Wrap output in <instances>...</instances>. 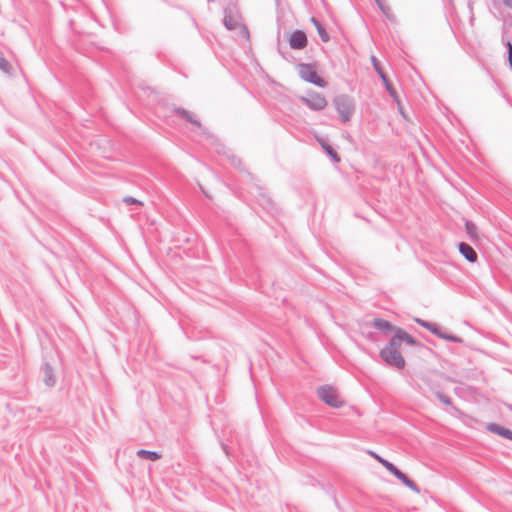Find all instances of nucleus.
Returning <instances> with one entry per match:
<instances>
[{
  "label": "nucleus",
  "instance_id": "17",
  "mask_svg": "<svg viewBox=\"0 0 512 512\" xmlns=\"http://www.w3.org/2000/svg\"><path fill=\"white\" fill-rule=\"evenodd\" d=\"M321 147L325 150V152L333 159L335 162H339L340 158L336 151L324 140L319 139L318 140Z\"/></svg>",
  "mask_w": 512,
  "mask_h": 512
},
{
  "label": "nucleus",
  "instance_id": "2",
  "mask_svg": "<svg viewBox=\"0 0 512 512\" xmlns=\"http://www.w3.org/2000/svg\"><path fill=\"white\" fill-rule=\"evenodd\" d=\"M333 102L341 120L348 122L355 111L354 101L347 95H338Z\"/></svg>",
  "mask_w": 512,
  "mask_h": 512
},
{
  "label": "nucleus",
  "instance_id": "25",
  "mask_svg": "<svg viewBox=\"0 0 512 512\" xmlns=\"http://www.w3.org/2000/svg\"><path fill=\"white\" fill-rule=\"evenodd\" d=\"M368 453L374 457L379 463H381L386 469H387V465H390L392 464V462L382 458L381 456H379L377 453L373 452V451H368Z\"/></svg>",
  "mask_w": 512,
  "mask_h": 512
},
{
  "label": "nucleus",
  "instance_id": "30",
  "mask_svg": "<svg viewBox=\"0 0 512 512\" xmlns=\"http://www.w3.org/2000/svg\"><path fill=\"white\" fill-rule=\"evenodd\" d=\"M507 49H508V60H511L512 58V44L510 41L507 42Z\"/></svg>",
  "mask_w": 512,
  "mask_h": 512
},
{
  "label": "nucleus",
  "instance_id": "16",
  "mask_svg": "<svg viewBox=\"0 0 512 512\" xmlns=\"http://www.w3.org/2000/svg\"><path fill=\"white\" fill-rule=\"evenodd\" d=\"M137 455L142 459H146V460H150V461H156L161 458V454H159L158 452L145 450V449L138 450Z\"/></svg>",
  "mask_w": 512,
  "mask_h": 512
},
{
  "label": "nucleus",
  "instance_id": "14",
  "mask_svg": "<svg viewBox=\"0 0 512 512\" xmlns=\"http://www.w3.org/2000/svg\"><path fill=\"white\" fill-rule=\"evenodd\" d=\"M399 481H401L406 487L411 489L415 493H420L419 487L414 483L405 473L402 471L397 474L396 477Z\"/></svg>",
  "mask_w": 512,
  "mask_h": 512
},
{
  "label": "nucleus",
  "instance_id": "33",
  "mask_svg": "<svg viewBox=\"0 0 512 512\" xmlns=\"http://www.w3.org/2000/svg\"><path fill=\"white\" fill-rule=\"evenodd\" d=\"M467 261L474 263L477 261L478 258H465Z\"/></svg>",
  "mask_w": 512,
  "mask_h": 512
},
{
  "label": "nucleus",
  "instance_id": "6",
  "mask_svg": "<svg viewBox=\"0 0 512 512\" xmlns=\"http://www.w3.org/2000/svg\"><path fill=\"white\" fill-rule=\"evenodd\" d=\"M301 101L315 111L323 110L327 105V100L320 93H312L306 97H301Z\"/></svg>",
  "mask_w": 512,
  "mask_h": 512
},
{
  "label": "nucleus",
  "instance_id": "8",
  "mask_svg": "<svg viewBox=\"0 0 512 512\" xmlns=\"http://www.w3.org/2000/svg\"><path fill=\"white\" fill-rule=\"evenodd\" d=\"M288 42L292 49H304L307 46V36L303 31L295 30L289 35Z\"/></svg>",
  "mask_w": 512,
  "mask_h": 512
},
{
  "label": "nucleus",
  "instance_id": "4",
  "mask_svg": "<svg viewBox=\"0 0 512 512\" xmlns=\"http://www.w3.org/2000/svg\"><path fill=\"white\" fill-rule=\"evenodd\" d=\"M298 73L303 80L309 83L315 84L319 87H324L326 85L325 80L317 75L316 69L312 64H299Z\"/></svg>",
  "mask_w": 512,
  "mask_h": 512
},
{
  "label": "nucleus",
  "instance_id": "23",
  "mask_svg": "<svg viewBox=\"0 0 512 512\" xmlns=\"http://www.w3.org/2000/svg\"><path fill=\"white\" fill-rule=\"evenodd\" d=\"M435 395L438 398V400L440 402H442L444 405L449 406V405L452 404V400H451V398L448 395H446V394H444V393H442L440 391H436Z\"/></svg>",
  "mask_w": 512,
  "mask_h": 512
},
{
  "label": "nucleus",
  "instance_id": "7",
  "mask_svg": "<svg viewBox=\"0 0 512 512\" xmlns=\"http://www.w3.org/2000/svg\"><path fill=\"white\" fill-rule=\"evenodd\" d=\"M433 335L455 343H463V339L459 336L448 333L442 327H440L437 323L430 322L428 329Z\"/></svg>",
  "mask_w": 512,
  "mask_h": 512
},
{
  "label": "nucleus",
  "instance_id": "10",
  "mask_svg": "<svg viewBox=\"0 0 512 512\" xmlns=\"http://www.w3.org/2000/svg\"><path fill=\"white\" fill-rule=\"evenodd\" d=\"M486 429L491 433L497 434L498 436H501L505 439H509L512 441V430L506 427H503L497 423L492 422L487 424Z\"/></svg>",
  "mask_w": 512,
  "mask_h": 512
},
{
  "label": "nucleus",
  "instance_id": "27",
  "mask_svg": "<svg viewBox=\"0 0 512 512\" xmlns=\"http://www.w3.org/2000/svg\"><path fill=\"white\" fill-rule=\"evenodd\" d=\"M387 471H389L395 477H397V474H399L401 472V470H399L393 463L390 465H387Z\"/></svg>",
  "mask_w": 512,
  "mask_h": 512
},
{
  "label": "nucleus",
  "instance_id": "22",
  "mask_svg": "<svg viewBox=\"0 0 512 512\" xmlns=\"http://www.w3.org/2000/svg\"><path fill=\"white\" fill-rule=\"evenodd\" d=\"M384 85H385V88L386 90L388 91V93L390 94V96L397 102L399 103V99H398V95L395 91V89L393 88L392 84L389 82L388 78L386 77V81H383Z\"/></svg>",
  "mask_w": 512,
  "mask_h": 512
},
{
  "label": "nucleus",
  "instance_id": "35",
  "mask_svg": "<svg viewBox=\"0 0 512 512\" xmlns=\"http://www.w3.org/2000/svg\"><path fill=\"white\" fill-rule=\"evenodd\" d=\"M507 407H508V409H509L510 411H512V405H510V404H509V405H507Z\"/></svg>",
  "mask_w": 512,
  "mask_h": 512
},
{
  "label": "nucleus",
  "instance_id": "34",
  "mask_svg": "<svg viewBox=\"0 0 512 512\" xmlns=\"http://www.w3.org/2000/svg\"><path fill=\"white\" fill-rule=\"evenodd\" d=\"M222 448H223V450L225 451V453H226V454H228L227 446H226V445H224V444H222Z\"/></svg>",
  "mask_w": 512,
  "mask_h": 512
},
{
  "label": "nucleus",
  "instance_id": "5",
  "mask_svg": "<svg viewBox=\"0 0 512 512\" xmlns=\"http://www.w3.org/2000/svg\"><path fill=\"white\" fill-rule=\"evenodd\" d=\"M379 355L388 366L397 368L398 370H401L405 367L406 362L400 351L381 349Z\"/></svg>",
  "mask_w": 512,
  "mask_h": 512
},
{
  "label": "nucleus",
  "instance_id": "19",
  "mask_svg": "<svg viewBox=\"0 0 512 512\" xmlns=\"http://www.w3.org/2000/svg\"><path fill=\"white\" fill-rule=\"evenodd\" d=\"M459 252L462 256H477L474 249L464 242L459 243Z\"/></svg>",
  "mask_w": 512,
  "mask_h": 512
},
{
  "label": "nucleus",
  "instance_id": "32",
  "mask_svg": "<svg viewBox=\"0 0 512 512\" xmlns=\"http://www.w3.org/2000/svg\"><path fill=\"white\" fill-rule=\"evenodd\" d=\"M375 1H376V3L378 4V6L380 7V9H381L382 11H384V7H383V5H382L381 1H380V0H375Z\"/></svg>",
  "mask_w": 512,
  "mask_h": 512
},
{
  "label": "nucleus",
  "instance_id": "18",
  "mask_svg": "<svg viewBox=\"0 0 512 512\" xmlns=\"http://www.w3.org/2000/svg\"><path fill=\"white\" fill-rule=\"evenodd\" d=\"M311 22L315 25L317 32L319 34V37L323 42H328L330 37L324 27L317 21L314 17L311 18Z\"/></svg>",
  "mask_w": 512,
  "mask_h": 512
},
{
  "label": "nucleus",
  "instance_id": "13",
  "mask_svg": "<svg viewBox=\"0 0 512 512\" xmlns=\"http://www.w3.org/2000/svg\"><path fill=\"white\" fill-rule=\"evenodd\" d=\"M397 333H399L400 340H402V342H405L408 345L415 346V347H423V344H421L419 341H417L413 336H411L408 332H406L402 328H397Z\"/></svg>",
  "mask_w": 512,
  "mask_h": 512
},
{
  "label": "nucleus",
  "instance_id": "36",
  "mask_svg": "<svg viewBox=\"0 0 512 512\" xmlns=\"http://www.w3.org/2000/svg\"><path fill=\"white\" fill-rule=\"evenodd\" d=\"M209 2H214V0H209Z\"/></svg>",
  "mask_w": 512,
  "mask_h": 512
},
{
  "label": "nucleus",
  "instance_id": "20",
  "mask_svg": "<svg viewBox=\"0 0 512 512\" xmlns=\"http://www.w3.org/2000/svg\"><path fill=\"white\" fill-rule=\"evenodd\" d=\"M371 62L373 64L374 69L376 70V72L380 76L381 80L382 81H386V74L383 72V70L381 68V65H380V62L378 61V59L374 55L371 56Z\"/></svg>",
  "mask_w": 512,
  "mask_h": 512
},
{
  "label": "nucleus",
  "instance_id": "1",
  "mask_svg": "<svg viewBox=\"0 0 512 512\" xmlns=\"http://www.w3.org/2000/svg\"><path fill=\"white\" fill-rule=\"evenodd\" d=\"M223 24L226 27V29L230 31L238 30L243 37H245L246 39L249 38V31L247 27L243 24L241 14L235 3H230L228 6L225 7Z\"/></svg>",
  "mask_w": 512,
  "mask_h": 512
},
{
  "label": "nucleus",
  "instance_id": "31",
  "mask_svg": "<svg viewBox=\"0 0 512 512\" xmlns=\"http://www.w3.org/2000/svg\"><path fill=\"white\" fill-rule=\"evenodd\" d=\"M503 3L512 10V0H503Z\"/></svg>",
  "mask_w": 512,
  "mask_h": 512
},
{
  "label": "nucleus",
  "instance_id": "9",
  "mask_svg": "<svg viewBox=\"0 0 512 512\" xmlns=\"http://www.w3.org/2000/svg\"><path fill=\"white\" fill-rule=\"evenodd\" d=\"M41 374L46 386L53 387L56 384L54 369L48 362L43 363L41 367Z\"/></svg>",
  "mask_w": 512,
  "mask_h": 512
},
{
  "label": "nucleus",
  "instance_id": "21",
  "mask_svg": "<svg viewBox=\"0 0 512 512\" xmlns=\"http://www.w3.org/2000/svg\"><path fill=\"white\" fill-rule=\"evenodd\" d=\"M0 70H2L6 74H12V66L11 64L4 58L2 53L0 52Z\"/></svg>",
  "mask_w": 512,
  "mask_h": 512
},
{
  "label": "nucleus",
  "instance_id": "29",
  "mask_svg": "<svg viewBox=\"0 0 512 512\" xmlns=\"http://www.w3.org/2000/svg\"><path fill=\"white\" fill-rule=\"evenodd\" d=\"M466 229H467V232L470 235H473L475 230H476V226L473 223H471V222H467L466 223Z\"/></svg>",
  "mask_w": 512,
  "mask_h": 512
},
{
  "label": "nucleus",
  "instance_id": "12",
  "mask_svg": "<svg viewBox=\"0 0 512 512\" xmlns=\"http://www.w3.org/2000/svg\"><path fill=\"white\" fill-rule=\"evenodd\" d=\"M174 112L181 118L185 119L186 121H188L189 123L197 126V127H201V123L200 121L197 120L196 116L184 109V108H174Z\"/></svg>",
  "mask_w": 512,
  "mask_h": 512
},
{
  "label": "nucleus",
  "instance_id": "15",
  "mask_svg": "<svg viewBox=\"0 0 512 512\" xmlns=\"http://www.w3.org/2000/svg\"><path fill=\"white\" fill-rule=\"evenodd\" d=\"M401 342L399 333H395L393 337L389 340L388 344L383 347V350H390V351H400Z\"/></svg>",
  "mask_w": 512,
  "mask_h": 512
},
{
  "label": "nucleus",
  "instance_id": "3",
  "mask_svg": "<svg viewBox=\"0 0 512 512\" xmlns=\"http://www.w3.org/2000/svg\"><path fill=\"white\" fill-rule=\"evenodd\" d=\"M317 396L326 405L333 408H340L343 405V401L339 397V393L336 388L330 385H323L317 389Z\"/></svg>",
  "mask_w": 512,
  "mask_h": 512
},
{
  "label": "nucleus",
  "instance_id": "28",
  "mask_svg": "<svg viewBox=\"0 0 512 512\" xmlns=\"http://www.w3.org/2000/svg\"><path fill=\"white\" fill-rule=\"evenodd\" d=\"M414 321L419 324L421 327L428 329L430 322L423 320L421 318H415Z\"/></svg>",
  "mask_w": 512,
  "mask_h": 512
},
{
  "label": "nucleus",
  "instance_id": "11",
  "mask_svg": "<svg viewBox=\"0 0 512 512\" xmlns=\"http://www.w3.org/2000/svg\"><path fill=\"white\" fill-rule=\"evenodd\" d=\"M372 326L381 332H394V334L396 333V330L398 328L397 326L392 325L389 321L382 318H375L372 322Z\"/></svg>",
  "mask_w": 512,
  "mask_h": 512
},
{
  "label": "nucleus",
  "instance_id": "24",
  "mask_svg": "<svg viewBox=\"0 0 512 512\" xmlns=\"http://www.w3.org/2000/svg\"><path fill=\"white\" fill-rule=\"evenodd\" d=\"M260 204L263 205L264 207H272L273 206V202L271 200V198L266 195L265 193H260Z\"/></svg>",
  "mask_w": 512,
  "mask_h": 512
},
{
  "label": "nucleus",
  "instance_id": "26",
  "mask_svg": "<svg viewBox=\"0 0 512 512\" xmlns=\"http://www.w3.org/2000/svg\"><path fill=\"white\" fill-rule=\"evenodd\" d=\"M123 202L126 204V205H140L142 206L143 205V202L139 201L138 199L136 198H133L132 196H126L123 198Z\"/></svg>",
  "mask_w": 512,
  "mask_h": 512
}]
</instances>
